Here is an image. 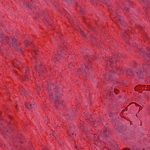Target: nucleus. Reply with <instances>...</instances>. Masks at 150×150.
Segmentation results:
<instances>
[{"label":"nucleus","mask_w":150,"mask_h":150,"mask_svg":"<svg viewBox=\"0 0 150 150\" xmlns=\"http://www.w3.org/2000/svg\"><path fill=\"white\" fill-rule=\"evenodd\" d=\"M19 141L22 144L26 142L25 140V139L24 137H22V138H21V139H19Z\"/></svg>","instance_id":"nucleus-41"},{"label":"nucleus","mask_w":150,"mask_h":150,"mask_svg":"<svg viewBox=\"0 0 150 150\" xmlns=\"http://www.w3.org/2000/svg\"><path fill=\"white\" fill-rule=\"evenodd\" d=\"M91 67L86 66L85 64H83L82 66L81 69L77 70V72L85 77H87L88 75L91 76L92 74L91 73L90 74L89 69H91Z\"/></svg>","instance_id":"nucleus-2"},{"label":"nucleus","mask_w":150,"mask_h":150,"mask_svg":"<svg viewBox=\"0 0 150 150\" xmlns=\"http://www.w3.org/2000/svg\"><path fill=\"white\" fill-rule=\"evenodd\" d=\"M25 3H24V4L27 6V7H29V8L32 9L33 8V6L31 5V4L29 2H25Z\"/></svg>","instance_id":"nucleus-31"},{"label":"nucleus","mask_w":150,"mask_h":150,"mask_svg":"<svg viewBox=\"0 0 150 150\" xmlns=\"http://www.w3.org/2000/svg\"><path fill=\"white\" fill-rule=\"evenodd\" d=\"M8 126L9 128H10L11 130L13 131V130L15 129V127L14 125L10 123H9L8 124Z\"/></svg>","instance_id":"nucleus-26"},{"label":"nucleus","mask_w":150,"mask_h":150,"mask_svg":"<svg viewBox=\"0 0 150 150\" xmlns=\"http://www.w3.org/2000/svg\"><path fill=\"white\" fill-rule=\"evenodd\" d=\"M20 91L21 94L23 95L26 97L27 95V93L24 89V88H23V86H22L21 88H20Z\"/></svg>","instance_id":"nucleus-19"},{"label":"nucleus","mask_w":150,"mask_h":150,"mask_svg":"<svg viewBox=\"0 0 150 150\" xmlns=\"http://www.w3.org/2000/svg\"><path fill=\"white\" fill-rule=\"evenodd\" d=\"M96 27H93L91 29L93 30V32L95 33H97V31H96L95 29H96Z\"/></svg>","instance_id":"nucleus-50"},{"label":"nucleus","mask_w":150,"mask_h":150,"mask_svg":"<svg viewBox=\"0 0 150 150\" xmlns=\"http://www.w3.org/2000/svg\"><path fill=\"white\" fill-rule=\"evenodd\" d=\"M115 69L116 70V73H117L118 74H122L124 73L122 69L119 67H115Z\"/></svg>","instance_id":"nucleus-11"},{"label":"nucleus","mask_w":150,"mask_h":150,"mask_svg":"<svg viewBox=\"0 0 150 150\" xmlns=\"http://www.w3.org/2000/svg\"><path fill=\"white\" fill-rule=\"evenodd\" d=\"M68 115L69 117V118L71 120H73L75 118L76 114L75 111L72 108H70L68 110Z\"/></svg>","instance_id":"nucleus-6"},{"label":"nucleus","mask_w":150,"mask_h":150,"mask_svg":"<svg viewBox=\"0 0 150 150\" xmlns=\"http://www.w3.org/2000/svg\"><path fill=\"white\" fill-rule=\"evenodd\" d=\"M118 90L117 89H115L114 90V92L116 94H117L118 93Z\"/></svg>","instance_id":"nucleus-57"},{"label":"nucleus","mask_w":150,"mask_h":150,"mask_svg":"<svg viewBox=\"0 0 150 150\" xmlns=\"http://www.w3.org/2000/svg\"><path fill=\"white\" fill-rule=\"evenodd\" d=\"M146 50L149 52V53H148V54H147V57H148L150 58V48L149 47H147L146 48Z\"/></svg>","instance_id":"nucleus-43"},{"label":"nucleus","mask_w":150,"mask_h":150,"mask_svg":"<svg viewBox=\"0 0 150 150\" xmlns=\"http://www.w3.org/2000/svg\"><path fill=\"white\" fill-rule=\"evenodd\" d=\"M40 66H38L37 65L35 66V70L37 71L38 73L39 74V75H40V73L41 72H40Z\"/></svg>","instance_id":"nucleus-33"},{"label":"nucleus","mask_w":150,"mask_h":150,"mask_svg":"<svg viewBox=\"0 0 150 150\" xmlns=\"http://www.w3.org/2000/svg\"><path fill=\"white\" fill-rule=\"evenodd\" d=\"M137 76L140 79H142L144 78V73L143 71H142L140 69L138 70L136 72Z\"/></svg>","instance_id":"nucleus-9"},{"label":"nucleus","mask_w":150,"mask_h":150,"mask_svg":"<svg viewBox=\"0 0 150 150\" xmlns=\"http://www.w3.org/2000/svg\"><path fill=\"white\" fill-rule=\"evenodd\" d=\"M127 32H124V33H122V38L124 40L127 42L129 40L130 38L129 36L127 33Z\"/></svg>","instance_id":"nucleus-8"},{"label":"nucleus","mask_w":150,"mask_h":150,"mask_svg":"<svg viewBox=\"0 0 150 150\" xmlns=\"http://www.w3.org/2000/svg\"><path fill=\"white\" fill-rule=\"evenodd\" d=\"M32 50L34 52L35 54L36 55V56H38L39 55V52L38 50H33L32 49Z\"/></svg>","instance_id":"nucleus-46"},{"label":"nucleus","mask_w":150,"mask_h":150,"mask_svg":"<svg viewBox=\"0 0 150 150\" xmlns=\"http://www.w3.org/2000/svg\"><path fill=\"white\" fill-rule=\"evenodd\" d=\"M19 43L18 42L17 40L14 38H13L10 42V45L13 47H14Z\"/></svg>","instance_id":"nucleus-12"},{"label":"nucleus","mask_w":150,"mask_h":150,"mask_svg":"<svg viewBox=\"0 0 150 150\" xmlns=\"http://www.w3.org/2000/svg\"><path fill=\"white\" fill-rule=\"evenodd\" d=\"M110 78L112 79L114 78L113 75H115L116 72L114 71L113 69H112L110 71Z\"/></svg>","instance_id":"nucleus-23"},{"label":"nucleus","mask_w":150,"mask_h":150,"mask_svg":"<svg viewBox=\"0 0 150 150\" xmlns=\"http://www.w3.org/2000/svg\"><path fill=\"white\" fill-rule=\"evenodd\" d=\"M90 3H92L94 6H96L97 4V1H91Z\"/></svg>","instance_id":"nucleus-42"},{"label":"nucleus","mask_w":150,"mask_h":150,"mask_svg":"<svg viewBox=\"0 0 150 150\" xmlns=\"http://www.w3.org/2000/svg\"><path fill=\"white\" fill-rule=\"evenodd\" d=\"M111 146L114 149H116L117 150H118L119 149L118 145L115 143H112L111 144Z\"/></svg>","instance_id":"nucleus-28"},{"label":"nucleus","mask_w":150,"mask_h":150,"mask_svg":"<svg viewBox=\"0 0 150 150\" xmlns=\"http://www.w3.org/2000/svg\"><path fill=\"white\" fill-rule=\"evenodd\" d=\"M25 149L26 150H34V149L33 147L31 146H27L25 148Z\"/></svg>","instance_id":"nucleus-35"},{"label":"nucleus","mask_w":150,"mask_h":150,"mask_svg":"<svg viewBox=\"0 0 150 150\" xmlns=\"http://www.w3.org/2000/svg\"><path fill=\"white\" fill-rule=\"evenodd\" d=\"M40 72L41 71H42V72L45 74L46 72V69L45 66L44 65H41L40 66Z\"/></svg>","instance_id":"nucleus-25"},{"label":"nucleus","mask_w":150,"mask_h":150,"mask_svg":"<svg viewBox=\"0 0 150 150\" xmlns=\"http://www.w3.org/2000/svg\"><path fill=\"white\" fill-rule=\"evenodd\" d=\"M134 134L131 133L130 135L127 136V138L129 139H132L134 137Z\"/></svg>","instance_id":"nucleus-40"},{"label":"nucleus","mask_w":150,"mask_h":150,"mask_svg":"<svg viewBox=\"0 0 150 150\" xmlns=\"http://www.w3.org/2000/svg\"><path fill=\"white\" fill-rule=\"evenodd\" d=\"M25 106L28 110H30L33 108V107L32 106V105L29 103H25Z\"/></svg>","instance_id":"nucleus-27"},{"label":"nucleus","mask_w":150,"mask_h":150,"mask_svg":"<svg viewBox=\"0 0 150 150\" xmlns=\"http://www.w3.org/2000/svg\"><path fill=\"white\" fill-rule=\"evenodd\" d=\"M63 91L62 87L60 85L57 86L55 90L52 91L51 92H49L50 99L52 98L54 102V106L57 109L59 105L61 104L62 101L61 99L63 96L62 93Z\"/></svg>","instance_id":"nucleus-1"},{"label":"nucleus","mask_w":150,"mask_h":150,"mask_svg":"<svg viewBox=\"0 0 150 150\" xmlns=\"http://www.w3.org/2000/svg\"><path fill=\"white\" fill-rule=\"evenodd\" d=\"M21 46V44L20 43L13 47L17 51L19 52H21L22 53H24V52L23 50L20 47Z\"/></svg>","instance_id":"nucleus-13"},{"label":"nucleus","mask_w":150,"mask_h":150,"mask_svg":"<svg viewBox=\"0 0 150 150\" xmlns=\"http://www.w3.org/2000/svg\"><path fill=\"white\" fill-rule=\"evenodd\" d=\"M80 7V10L79 11V12L81 14H83L85 13V10L83 9L80 6H79Z\"/></svg>","instance_id":"nucleus-39"},{"label":"nucleus","mask_w":150,"mask_h":150,"mask_svg":"<svg viewBox=\"0 0 150 150\" xmlns=\"http://www.w3.org/2000/svg\"><path fill=\"white\" fill-rule=\"evenodd\" d=\"M83 114H84L86 117H85V119L87 120L89 118L91 117L92 116L88 113H86V112H84Z\"/></svg>","instance_id":"nucleus-29"},{"label":"nucleus","mask_w":150,"mask_h":150,"mask_svg":"<svg viewBox=\"0 0 150 150\" xmlns=\"http://www.w3.org/2000/svg\"><path fill=\"white\" fill-rule=\"evenodd\" d=\"M52 135H53L55 138H57V136L56 134V132H55V131H53Z\"/></svg>","instance_id":"nucleus-51"},{"label":"nucleus","mask_w":150,"mask_h":150,"mask_svg":"<svg viewBox=\"0 0 150 150\" xmlns=\"http://www.w3.org/2000/svg\"><path fill=\"white\" fill-rule=\"evenodd\" d=\"M119 28L121 30V33L127 32V30H129V27L127 26V24H125L123 20L119 24Z\"/></svg>","instance_id":"nucleus-3"},{"label":"nucleus","mask_w":150,"mask_h":150,"mask_svg":"<svg viewBox=\"0 0 150 150\" xmlns=\"http://www.w3.org/2000/svg\"><path fill=\"white\" fill-rule=\"evenodd\" d=\"M61 58V57L60 54H55L54 55V58L53 59L54 62H58Z\"/></svg>","instance_id":"nucleus-16"},{"label":"nucleus","mask_w":150,"mask_h":150,"mask_svg":"<svg viewBox=\"0 0 150 150\" xmlns=\"http://www.w3.org/2000/svg\"><path fill=\"white\" fill-rule=\"evenodd\" d=\"M122 139L125 140H126L127 139V138L125 137L124 136H123L122 137Z\"/></svg>","instance_id":"nucleus-63"},{"label":"nucleus","mask_w":150,"mask_h":150,"mask_svg":"<svg viewBox=\"0 0 150 150\" xmlns=\"http://www.w3.org/2000/svg\"><path fill=\"white\" fill-rule=\"evenodd\" d=\"M114 56L115 58H116V61H117L118 60V61H119V58L121 57V54L119 53H115L114 54Z\"/></svg>","instance_id":"nucleus-24"},{"label":"nucleus","mask_w":150,"mask_h":150,"mask_svg":"<svg viewBox=\"0 0 150 150\" xmlns=\"http://www.w3.org/2000/svg\"><path fill=\"white\" fill-rule=\"evenodd\" d=\"M110 118V121L111 122H112L113 121V119L112 118V117H111L110 116H109Z\"/></svg>","instance_id":"nucleus-61"},{"label":"nucleus","mask_w":150,"mask_h":150,"mask_svg":"<svg viewBox=\"0 0 150 150\" xmlns=\"http://www.w3.org/2000/svg\"><path fill=\"white\" fill-rule=\"evenodd\" d=\"M58 48L60 52L61 53L64 52L67 50L68 48L66 42L64 41H62Z\"/></svg>","instance_id":"nucleus-4"},{"label":"nucleus","mask_w":150,"mask_h":150,"mask_svg":"<svg viewBox=\"0 0 150 150\" xmlns=\"http://www.w3.org/2000/svg\"><path fill=\"white\" fill-rule=\"evenodd\" d=\"M147 7L149 8L150 7V3H147Z\"/></svg>","instance_id":"nucleus-64"},{"label":"nucleus","mask_w":150,"mask_h":150,"mask_svg":"<svg viewBox=\"0 0 150 150\" xmlns=\"http://www.w3.org/2000/svg\"><path fill=\"white\" fill-rule=\"evenodd\" d=\"M124 9L125 11H126L127 12H128L129 11V9L127 7H124Z\"/></svg>","instance_id":"nucleus-54"},{"label":"nucleus","mask_w":150,"mask_h":150,"mask_svg":"<svg viewBox=\"0 0 150 150\" xmlns=\"http://www.w3.org/2000/svg\"><path fill=\"white\" fill-rule=\"evenodd\" d=\"M68 135H70L71 136L72 134L73 133V131H68Z\"/></svg>","instance_id":"nucleus-52"},{"label":"nucleus","mask_w":150,"mask_h":150,"mask_svg":"<svg viewBox=\"0 0 150 150\" xmlns=\"http://www.w3.org/2000/svg\"><path fill=\"white\" fill-rule=\"evenodd\" d=\"M43 15L44 17H46V18H45L43 19V21L45 22V24L47 25H51V23L49 20H47V17L49 16V14L47 13V12H43Z\"/></svg>","instance_id":"nucleus-7"},{"label":"nucleus","mask_w":150,"mask_h":150,"mask_svg":"<svg viewBox=\"0 0 150 150\" xmlns=\"http://www.w3.org/2000/svg\"><path fill=\"white\" fill-rule=\"evenodd\" d=\"M125 70L127 75L130 76L133 75V71L131 69L127 68L126 69H125Z\"/></svg>","instance_id":"nucleus-14"},{"label":"nucleus","mask_w":150,"mask_h":150,"mask_svg":"<svg viewBox=\"0 0 150 150\" xmlns=\"http://www.w3.org/2000/svg\"><path fill=\"white\" fill-rule=\"evenodd\" d=\"M150 86L148 85L147 86V87H146V89L145 90V91H147L148 90H149L150 89Z\"/></svg>","instance_id":"nucleus-60"},{"label":"nucleus","mask_w":150,"mask_h":150,"mask_svg":"<svg viewBox=\"0 0 150 150\" xmlns=\"http://www.w3.org/2000/svg\"><path fill=\"white\" fill-rule=\"evenodd\" d=\"M142 69L144 70V71L148 69V66L146 64H142Z\"/></svg>","instance_id":"nucleus-38"},{"label":"nucleus","mask_w":150,"mask_h":150,"mask_svg":"<svg viewBox=\"0 0 150 150\" xmlns=\"http://www.w3.org/2000/svg\"><path fill=\"white\" fill-rule=\"evenodd\" d=\"M17 137L19 139H21V138L23 137H22V135L21 134H19L17 135Z\"/></svg>","instance_id":"nucleus-56"},{"label":"nucleus","mask_w":150,"mask_h":150,"mask_svg":"<svg viewBox=\"0 0 150 150\" xmlns=\"http://www.w3.org/2000/svg\"><path fill=\"white\" fill-rule=\"evenodd\" d=\"M5 123H6L5 120H4L1 119H0V124L3 127L4 126V124Z\"/></svg>","instance_id":"nucleus-37"},{"label":"nucleus","mask_w":150,"mask_h":150,"mask_svg":"<svg viewBox=\"0 0 150 150\" xmlns=\"http://www.w3.org/2000/svg\"><path fill=\"white\" fill-rule=\"evenodd\" d=\"M55 83H54L53 82H52V83L51 82L50 83H48L47 85V89L48 91V93L49 92H51V88H52L53 87L54 84H55Z\"/></svg>","instance_id":"nucleus-17"},{"label":"nucleus","mask_w":150,"mask_h":150,"mask_svg":"<svg viewBox=\"0 0 150 150\" xmlns=\"http://www.w3.org/2000/svg\"><path fill=\"white\" fill-rule=\"evenodd\" d=\"M90 40L92 43L93 44H97L96 42V38L94 36L92 35L91 36Z\"/></svg>","instance_id":"nucleus-22"},{"label":"nucleus","mask_w":150,"mask_h":150,"mask_svg":"<svg viewBox=\"0 0 150 150\" xmlns=\"http://www.w3.org/2000/svg\"><path fill=\"white\" fill-rule=\"evenodd\" d=\"M8 117L11 120H12L13 119V118L12 117L11 115H8Z\"/></svg>","instance_id":"nucleus-62"},{"label":"nucleus","mask_w":150,"mask_h":150,"mask_svg":"<svg viewBox=\"0 0 150 150\" xmlns=\"http://www.w3.org/2000/svg\"><path fill=\"white\" fill-rule=\"evenodd\" d=\"M72 1L73 2V3L74 4H75V5L77 6H78V5L77 4V2L76 1Z\"/></svg>","instance_id":"nucleus-59"},{"label":"nucleus","mask_w":150,"mask_h":150,"mask_svg":"<svg viewBox=\"0 0 150 150\" xmlns=\"http://www.w3.org/2000/svg\"><path fill=\"white\" fill-rule=\"evenodd\" d=\"M111 57V58L110 57V62L111 63H113L114 62V61L112 59V57Z\"/></svg>","instance_id":"nucleus-58"},{"label":"nucleus","mask_w":150,"mask_h":150,"mask_svg":"<svg viewBox=\"0 0 150 150\" xmlns=\"http://www.w3.org/2000/svg\"><path fill=\"white\" fill-rule=\"evenodd\" d=\"M110 80L113 83L115 84L117 82V81L115 79H114V78L111 79Z\"/></svg>","instance_id":"nucleus-49"},{"label":"nucleus","mask_w":150,"mask_h":150,"mask_svg":"<svg viewBox=\"0 0 150 150\" xmlns=\"http://www.w3.org/2000/svg\"><path fill=\"white\" fill-rule=\"evenodd\" d=\"M29 71L28 69H27L24 73V80H26L29 79Z\"/></svg>","instance_id":"nucleus-18"},{"label":"nucleus","mask_w":150,"mask_h":150,"mask_svg":"<svg viewBox=\"0 0 150 150\" xmlns=\"http://www.w3.org/2000/svg\"><path fill=\"white\" fill-rule=\"evenodd\" d=\"M108 99L109 100L112 99V98L113 97V94L111 93H108L107 95Z\"/></svg>","instance_id":"nucleus-34"},{"label":"nucleus","mask_w":150,"mask_h":150,"mask_svg":"<svg viewBox=\"0 0 150 150\" xmlns=\"http://www.w3.org/2000/svg\"><path fill=\"white\" fill-rule=\"evenodd\" d=\"M76 30L78 29V32L79 33H80L81 35L83 37L85 38L86 37V34H85L83 31L81 30V29H79V27H77V28H76Z\"/></svg>","instance_id":"nucleus-21"},{"label":"nucleus","mask_w":150,"mask_h":150,"mask_svg":"<svg viewBox=\"0 0 150 150\" xmlns=\"http://www.w3.org/2000/svg\"><path fill=\"white\" fill-rule=\"evenodd\" d=\"M68 131H72L73 132H74L75 131V127L73 125L71 124L69 128Z\"/></svg>","instance_id":"nucleus-30"},{"label":"nucleus","mask_w":150,"mask_h":150,"mask_svg":"<svg viewBox=\"0 0 150 150\" xmlns=\"http://www.w3.org/2000/svg\"><path fill=\"white\" fill-rule=\"evenodd\" d=\"M124 4L126 6H130L134 5V3L132 1H125L124 2Z\"/></svg>","instance_id":"nucleus-20"},{"label":"nucleus","mask_w":150,"mask_h":150,"mask_svg":"<svg viewBox=\"0 0 150 150\" xmlns=\"http://www.w3.org/2000/svg\"><path fill=\"white\" fill-rule=\"evenodd\" d=\"M36 16L35 17L36 19L40 18V17L42 16V14L41 13H38L36 14Z\"/></svg>","instance_id":"nucleus-47"},{"label":"nucleus","mask_w":150,"mask_h":150,"mask_svg":"<svg viewBox=\"0 0 150 150\" xmlns=\"http://www.w3.org/2000/svg\"><path fill=\"white\" fill-rule=\"evenodd\" d=\"M106 4L107 6L108 7L111 6V4L109 2V1L107 2Z\"/></svg>","instance_id":"nucleus-53"},{"label":"nucleus","mask_w":150,"mask_h":150,"mask_svg":"<svg viewBox=\"0 0 150 150\" xmlns=\"http://www.w3.org/2000/svg\"><path fill=\"white\" fill-rule=\"evenodd\" d=\"M12 64L13 66L17 68L18 69H20L22 68L23 67L20 61L16 59L14 60Z\"/></svg>","instance_id":"nucleus-5"},{"label":"nucleus","mask_w":150,"mask_h":150,"mask_svg":"<svg viewBox=\"0 0 150 150\" xmlns=\"http://www.w3.org/2000/svg\"><path fill=\"white\" fill-rule=\"evenodd\" d=\"M0 38H1V42L3 43L5 42L6 38H7L8 39V37L6 36L5 35H4L2 33L0 34Z\"/></svg>","instance_id":"nucleus-15"},{"label":"nucleus","mask_w":150,"mask_h":150,"mask_svg":"<svg viewBox=\"0 0 150 150\" xmlns=\"http://www.w3.org/2000/svg\"><path fill=\"white\" fill-rule=\"evenodd\" d=\"M29 43L30 42L27 40H25L24 42V45L25 46L27 45V47H28V45H30Z\"/></svg>","instance_id":"nucleus-48"},{"label":"nucleus","mask_w":150,"mask_h":150,"mask_svg":"<svg viewBox=\"0 0 150 150\" xmlns=\"http://www.w3.org/2000/svg\"><path fill=\"white\" fill-rule=\"evenodd\" d=\"M93 117L92 116L89 118L87 120V122L89 123L90 124H91L92 123V118Z\"/></svg>","instance_id":"nucleus-45"},{"label":"nucleus","mask_w":150,"mask_h":150,"mask_svg":"<svg viewBox=\"0 0 150 150\" xmlns=\"http://www.w3.org/2000/svg\"><path fill=\"white\" fill-rule=\"evenodd\" d=\"M25 3H24V4L27 6V7H29V8L32 9L33 8V6L31 5V4L29 2H25Z\"/></svg>","instance_id":"nucleus-32"},{"label":"nucleus","mask_w":150,"mask_h":150,"mask_svg":"<svg viewBox=\"0 0 150 150\" xmlns=\"http://www.w3.org/2000/svg\"><path fill=\"white\" fill-rule=\"evenodd\" d=\"M51 3L52 4V5L54 6L55 7H57V5L58 4V3L57 1H51Z\"/></svg>","instance_id":"nucleus-36"},{"label":"nucleus","mask_w":150,"mask_h":150,"mask_svg":"<svg viewBox=\"0 0 150 150\" xmlns=\"http://www.w3.org/2000/svg\"><path fill=\"white\" fill-rule=\"evenodd\" d=\"M121 16H120L118 15H116L115 17H114V19L115 21V23L117 24H118V23H119L122 21L123 20L121 18Z\"/></svg>","instance_id":"nucleus-10"},{"label":"nucleus","mask_w":150,"mask_h":150,"mask_svg":"<svg viewBox=\"0 0 150 150\" xmlns=\"http://www.w3.org/2000/svg\"><path fill=\"white\" fill-rule=\"evenodd\" d=\"M140 54H142V55L145 57L146 56H147V54H148V53H146L144 51H142Z\"/></svg>","instance_id":"nucleus-44"},{"label":"nucleus","mask_w":150,"mask_h":150,"mask_svg":"<svg viewBox=\"0 0 150 150\" xmlns=\"http://www.w3.org/2000/svg\"><path fill=\"white\" fill-rule=\"evenodd\" d=\"M76 133H74V132H73V133L71 135V137H72L73 138H74L76 137Z\"/></svg>","instance_id":"nucleus-55"}]
</instances>
